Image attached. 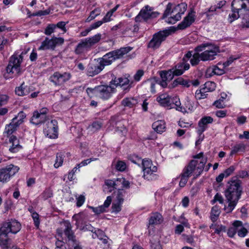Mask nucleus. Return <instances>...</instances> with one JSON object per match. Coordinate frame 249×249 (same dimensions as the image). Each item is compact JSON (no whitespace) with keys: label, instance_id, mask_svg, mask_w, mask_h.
Wrapping results in <instances>:
<instances>
[{"label":"nucleus","instance_id":"obj_53","mask_svg":"<svg viewBox=\"0 0 249 249\" xmlns=\"http://www.w3.org/2000/svg\"><path fill=\"white\" fill-rule=\"evenodd\" d=\"M106 235H105L104 232L99 229L95 230L92 234V237L93 238H98L100 240L103 238Z\"/></svg>","mask_w":249,"mask_h":249},{"label":"nucleus","instance_id":"obj_11","mask_svg":"<svg viewBox=\"0 0 249 249\" xmlns=\"http://www.w3.org/2000/svg\"><path fill=\"white\" fill-rule=\"evenodd\" d=\"M174 31L171 29H165L154 34L147 45V48L156 50L159 48L162 42L165 40Z\"/></svg>","mask_w":249,"mask_h":249},{"label":"nucleus","instance_id":"obj_64","mask_svg":"<svg viewBox=\"0 0 249 249\" xmlns=\"http://www.w3.org/2000/svg\"><path fill=\"white\" fill-rule=\"evenodd\" d=\"M55 26L53 25H49L45 30L44 33L45 35L49 36L54 32Z\"/></svg>","mask_w":249,"mask_h":249},{"label":"nucleus","instance_id":"obj_44","mask_svg":"<svg viewBox=\"0 0 249 249\" xmlns=\"http://www.w3.org/2000/svg\"><path fill=\"white\" fill-rule=\"evenodd\" d=\"M101 10L99 8H95L94 10L92 11L90 13V15L89 17L86 19V22H89L93 19H94L96 17L99 16L100 14Z\"/></svg>","mask_w":249,"mask_h":249},{"label":"nucleus","instance_id":"obj_2","mask_svg":"<svg viewBox=\"0 0 249 249\" xmlns=\"http://www.w3.org/2000/svg\"><path fill=\"white\" fill-rule=\"evenodd\" d=\"M241 181L238 179H231L229 182L227 188L225 191V196L228 205L224 210L227 213H231L236 206L243 193Z\"/></svg>","mask_w":249,"mask_h":249},{"label":"nucleus","instance_id":"obj_41","mask_svg":"<svg viewBox=\"0 0 249 249\" xmlns=\"http://www.w3.org/2000/svg\"><path fill=\"white\" fill-rule=\"evenodd\" d=\"M246 145L242 143L236 144L232 148L230 153V155L232 156L238 152H244L246 149Z\"/></svg>","mask_w":249,"mask_h":249},{"label":"nucleus","instance_id":"obj_29","mask_svg":"<svg viewBox=\"0 0 249 249\" xmlns=\"http://www.w3.org/2000/svg\"><path fill=\"white\" fill-rule=\"evenodd\" d=\"M226 1L225 0L220 1L216 5L211 6L206 11H205L203 14L205 15L206 16L210 18L211 16L213 15V13L216 11L217 9H220L224 5H225Z\"/></svg>","mask_w":249,"mask_h":249},{"label":"nucleus","instance_id":"obj_1","mask_svg":"<svg viewBox=\"0 0 249 249\" xmlns=\"http://www.w3.org/2000/svg\"><path fill=\"white\" fill-rule=\"evenodd\" d=\"M195 53L192 54V52L189 51L184 55L186 63L187 60L192 58L190 60V63L192 66H196L200 61H206L213 60L215 56L219 53L218 47L210 43H204L196 47L195 49Z\"/></svg>","mask_w":249,"mask_h":249},{"label":"nucleus","instance_id":"obj_57","mask_svg":"<svg viewBox=\"0 0 249 249\" xmlns=\"http://www.w3.org/2000/svg\"><path fill=\"white\" fill-rule=\"evenodd\" d=\"M63 162V158L61 154H57L56 155L55 163L54 166L55 168H58L62 165Z\"/></svg>","mask_w":249,"mask_h":249},{"label":"nucleus","instance_id":"obj_51","mask_svg":"<svg viewBox=\"0 0 249 249\" xmlns=\"http://www.w3.org/2000/svg\"><path fill=\"white\" fill-rule=\"evenodd\" d=\"M211 228L214 230V232L219 234L222 231H225L226 227L223 225H216L212 224L210 226Z\"/></svg>","mask_w":249,"mask_h":249},{"label":"nucleus","instance_id":"obj_19","mask_svg":"<svg viewBox=\"0 0 249 249\" xmlns=\"http://www.w3.org/2000/svg\"><path fill=\"white\" fill-rule=\"evenodd\" d=\"M132 84V82H130L129 80L126 77H115L110 82V85H114L115 86H119L123 87L125 92L129 90Z\"/></svg>","mask_w":249,"mask_h":249},{"label":"nucleus","instance_id":"obj_56","mask_svg":"<svg viewBox=\"0 0 249 249\" xmlns=\"http://www.w3.org/2000/svg\"><path fill=\"white\" fill-rule=\"evenodd\" d=\"M102 126V124L100 122H94L89 126V128L91 131H95L100 129Z\"/></svg>","mask_w":249,"mask_h":249},{"label":"nucleus","instance_id":"obj_40","mask_svg":"<svg viewBox=\"0 0 249 249\" xmlns=\"http://www.w3.org/2000/svg\"><path fill=\"white\" fill-rule=\"evenodd\" d=\"M189 83L190 82L188 80H184L182 77H179L174 80L172 85L173 87H176L180 85L188 88L190 85Z\"/></svg>","mask_w":249,"mask_h":249},{"label":"nucleus","instance_id":"obj_45","mask_svg":"<svg viewBox=\"0 0 249 249\" xmlns=\"http://www.w3.org/2000/svg\"><path fill=\"white\" fill-rule=\"evenodd\" d=\"M26 114L23 111L19 112L18 115L15 116L12 119H15V121H16V123L18 124L19 126L21 124H22L24 121V119L26 118Z\"/></svg>","mask_w":249,"mask_h":249},{"label":"nucleus","instance_id":"obj_8","mask_svg":"<svg viewBox=\"0 0 249 249\" xmlns=\"http://www.w3.org/2000/svg\"><path fill=\"white\" fill-rule=\"evenodd\" d=\"M23 53L18 55L14 54L10 58L6 67V72L9 78L17 77L21 73V64L23 60Z\"/></svg>","mask_w":249,"mask_h":249},{"label":"nucleus","instance_id":"obj_36","mask_svg":"<svg viewBox=\"0 0 249 249\" xmlns=\"http://www.w3.org/2000/svg\"><path fill=\"white\" fill-rule=\"evenodd\" d=\"M152 128L157 133H161L165 131V124L163 121H157L152 124Z\"/></svg>","mask_w":249,"mask_h":249},{"label":"nucleus","instance_id":"obj_21","mask_svg":"<svg viewBox=\"0 0 249 249\" xmlns=\"http://www.w3.org/2000/svg\"><path fill=\"white\" fill-rule=\"evenodd\" d=\"M195 20V12L191 11L183 20L178 25V28L179 30H184L190 27Z\"/></svg>","mask_w":249,"mask_h":249},{"label":"nucleus","instance_id":"obj_30","mask_svg":"<svg viewBox=\"0 0 249 249\" xmlns=\"http://www.w3.org/2000/svg\"><path fill=\"white\" fill-rule=\"evenodd\" d=\"M47 119V117L42 116L39 113L38 110L35 111L33 113V115L31 119V122L36 125H38L44 123Z\"/></svg>","mask_w":249,"mask_h":249},{"label":"nucleus","instance_id":"obj_7","mask_svg":"<svg viewBox=\"0 0 249 249\" xmlns=\"http://www.w3.org/2000/svg\"><path fill=\"white\" fill-rule=\"evenodd\" d=\"M132 49L131 47H122L106 53L99 59L100 62L104 68L106 66L111 65L117 59H121Z\"/></svg>","mask_w":249,"mask_h":249},{"label":"nucleus","instance_id":"obj_46","mask_svg":"<svg viewBox=\"0 0 249 249\" xmlns=\"http://www.w3.org/2000/svg\"><path fill=\"white\" fill-rule=\"evenodd\" d=\"M0 247L1 249H19L16 245L13 244L12 240H10L7 243L0 244Z\"/></svg>","mask_w":249,"mask_h":249},{"label":"nucleus","instance_id":"obj_43","mask_svg":"<svg viewBox=\"0 0 249 249\" xmlns=\"http://www.w3.org/2000/svg\"><path fill=\"white\" fill-rule=\"evenodd\" d=\"M105 184L107 185L110 190L109 192H111L112 191L114 190V189H116L118 186H119V182L118 181V178L115 180H113L111 179H107L105 181Z\"/></svg>","mask_w":249,"mask_h":249},{"label":"nucleus","instance_id":"obj_37","mask_svg":"<svg viewBox=\"0 0 249 249\" xmlns=\"http://www.w3.org/2000/svg\"><path fill=\"white\" fill-rule=\"evenodd\" d=\"M65 222H69V221H64L61 224L62 227L57 229V231L58 230H59V229H62L63 230L64 229V227L63 223ZM63 233L65 235L66 237H67L68 238L67 236L65 234V232H64V231H63L62 235H63ZM57 235L59 236V237L58 238L57 240L55 242V245H56L55 249H65V247H66V245H65V243H64V242L62 240H59V238H61L62 240L64 239V238L63 237V235H62V237H61L60 236H59L58 235L57 232Z\"/></svg>","mask_w":249,"mask_h":249},{"label":"nucleus","instance_id":"obj_12","mask_svg":"<svg viewBox=\"0 0 249 249\" xmlns=\"http://www.w3.org/2000/svg\"><path fill=\"white\" fill-rule=\"evenodd\" d=\"M174 31L171 29H165L154 34L147 45V48L156 50L159 48L162 42L165 40Z\"/></svg>","mask_w":249,"mask_h":249},{"label":"nucleus","instance_id":"obj_33","mask_svg":"<svg viewBox=\"0 0 249 249\" xmlns=\"http://www.w3.org/2000/svg\"><path fill=\"white\" fill-rule=\"evenodd\" d=\"M30 87L25 85L24 82L22 83L20 86L17 87L15 89V93L18 96L27 95L30 93Z\"/></svg>","mask_w":249,"mask_h":249},{"label":"nucleus","instance_id":"obj_48","mask_svg":"<svg viewBox=\"0 0 249 249\" xmlns=\"http://www.w3.org/2000/svg\"><path fill=\"white\" fill-rule=\"evenodd\" d=\"M156 81L154 79H148L145 82V86L147 88H150L151 92L154 93L156 92L155 85Z\"/></svg>","mask_w":249,"mask_h":249},{"label":"nucleus","instance_id":"obj_34","mask_svg":"<svg viewBox=\"0 0 249 249\" xmlns=\"http://www.w3.org/2000/svg\"><path fill=\"white\" fill-rule=\"evenodd\" d=\"M171 106L174 107V108H175L177 110L183 113L187 112L186 109L181 106V103L178 97H174L171 98Z\"/></svg>","mask_w":249,"mask_h":249},{"label":"nucleus","instance_id":"obj_5","mask_svg":"<svg viewBox=\"0 0 249 249\" xmlns=\"http://www.w3.org/2000/svg\"><path fill=\"white\" fill-rule=\"evenodd\" d=\"M172 6V3H169L162 16V18H167L165 21L169 24H175L179 21L187 8V4L183 2L177 5L173 8Z\"/></svg>","mask_w":249,"mask_h":249},{"label":"nucleus","instance_id":"obj_49","mask_svg":"<svg viewBox=\"0 0 249 249\" xmlns=\"http://www.w3.org/2000/svg\"><path fill=\"white\" fill-rule=\"evenodd\" d=\"M142 171L151 169L152 167H156L153 165L151 160L148 159H144L142 161Z\"/></svg>","mask_w":249,"mask_h":249},{"label":"nucleus","instance_id":"obj_25","mask_svg":"<svg viewBox=\"0 0 249 249\" xmlns=\"http://www.w3.org/2000/svg\"><path fill=\"white\" fill-rule=\"evenodd\" d=\"M9 143L11 144L9 148V151L12 153L17 152L22 148V146L19 143V140L15 136L12 135L10 137Z\"/></svg>","mask_w":249,"mask_h":249},{"label":"nucleus","instance_id":"obj_42","mask_svg":"<svg viewBox=\"0 0 249 249\" xmlns=\"http://www.w3.org/2000/svg\"><path fill=\"white\" fill-rule=\"evenodd\" d=\"M215 88L216 85L214 82L208 81L204 84L203 87L202 89H203V91L208 92L213 91L215 90Z\"/></svg>","mask_w":249,"mask_h":249},{"label":"nucleus","instance_id":"obj_26","mask_svg":"<svg viewBox=\"0 0 249 249\" xmlns=\"http://www.w3.org/2000/svg\"><path fill=\"white\" fill-rule=\"evenodd\" d=\"M157 101L163 107L168 108H173L174 107L171 106V97L166 94H162L157 98Z\"/></svg>","mask_w":249,"mask_h":249},{"label":"nucleus","instance_id":"obj_63","mask_svg":"<svg viewBox=\"0 0 249 249\" xmlns=\"http://www.w3.org/2000/svg\"><path fill=\"white\" fill-rule=\"evenodd\" d=\"M213 105L218 108H223L225 107L224 101L223 99H219V100L215 101L213 103Z\"/></svg>","mask_w":249,"mask_h":249},{"label":"nucleus","instance_id":"obj_14","mask_svg":"<svg viewBox=\"0 0 249 249\" xmlns=\"http://www.w3.org/2000/svg\"><path fill=\"white\" fill-rule=\"evenodd\" d=\"M64 229H62L57 230V233L59 236L62 237L63 231L65 232V234L67 236L68 240L69 242H71L72 246L74 247V249H83L80 246L78 245L77 241L75 236L72 231V226L70 222H65L63 223Z\"/></svg>","mask_w":249,"mask_h":249},{"label":"nucleus","instance_id":"obj_9","mask_svg":"<svg viewBox=\"0 0 249 249\" xmlns=\"http://www.w3.org/2000/svg\"><path fill=\"white\" fill-rule=\"evenodd\" d=\"M86 91L89 96H95L102 99L107 100L115 92V89L110 85H102L96 86L94 88H88Z\"/></svg>","mask_w":249,"mask_h":249},{"label":"nucleus","instance_id":"obj_24","mask_svg":"<svg viewBox=\"0 0 249 249\" xmlns=\"http://www.w3.org/2000/svg\"><path fill=\"white\" fill-rule=\"evenodd\" d=\"M213 122V119L210 116H207L202 118L198 122V129L197 133L201 135L207 127V124H211Z\"/></svg>","mask_w":249,"mask_h":249},{"label":"nucleus","instance_id":"obj_31","mask_svg":"<svg viewBox=\"0 0 249 249\" xmlns=\"http://www.w3.org/2000/svg\"><path fill=\"white\" fill-rule=\"evenodd\" d=\"M225 67L222 63H218L217 65L210 68L208 71L213 74L221 75L225 73Z\"/></svg>","mask_w":249,"mask_h":249},{"label":"nucleus","instance_id":"obj_47","mask_svg":"<svg viewBox=\"0 0 249 249\" xmlns=\"http://www.w3.org/2000/svg\"><path fill=\"white\" fill-rule=\"evenodd\" d=\"M116 131L120 132L121 134L124 136L127 132L126 128L121 122H118L116 123Z\"/></svg>","mask_w":249,"mask_h":249},{"label":"nucleus","instance_id":"obj_62","mask_svg":"<svg viewBox=\"0 0 249 249\" xmlns=\"http://www.w3.org/2000/svg\"><path fill=\"white\" fill-rule=\"evenodd\" d=\"M50 13V10L49 9H47L44 11H39L38 12H36V13H34L32 14V16L33 17L35 16H45L49 14Z\"/></svg>","mask_w":249,"mask_h":249},{"label":"nucleus","instance_id":"obj_23","mask_svg":"<svg viewBox=\"0 0 249 249\" xmlns=\"http://www.w3.org/2000/svg\"><path fill=\"white\" fill-rule=\"evenodd\" d=\"M104 69L100 62L98 64L90 63L87 69V74L89 76H94L99 73Z\"/></svg>","mask_w":249,"mask_h":249},{"label":"nucleus","instance_id":"obj_28","mask_svg":"<svg viewBox=\"0 0 249 249\" xmlns=\"http://www.w3.org/2000/svg\"><path fill=\"white\" fill-rule=\"evenodd\" d=\"M233 226L237 228V232L238 235L240 237H244L247 234L248 231L246 228L243 227L242 222L240 221H235L233 224Z\"/></svg>","mask_w":249,"mask_h":249},{"label":"nucleus","instance_id":"obj_38","mask_svg":"<svg viewBox=\"0 0 249 249\" xmlns=\"http://www.w3.org/2000/svg\"><path fill=\"white\" fill-rule=\"evenodd\" d=\"M220 213V209L218 206L215 205L212 207L211 212V219L213 222L217 220Z\"/></svg>","mask_w":249,"mask_h":249},{"label":"nucleus","instance_id":"obj_32","mask_svg":"<svg viewBox=\"0 0 249 249\" xmlns=\"http://www.w3.org/2000/svg\"><path fill=\"white\" fill-rule=\"evenodd\" d=\"M142 171L143 172V177L148 180H151L157 178V175L156 174L157 171V167H152L151 169Z\"/></svg>","mask_w":249,"mask_h":249},{"label":"nucleus","instance_id":"obj_13","mask_svg":"<svg viewBox=\"0 0 249 249\" xmlns=\"http://www.w3.org/2000/svg\"><path fill=\"white\" fill-rule=\"evenodd\" d=\"M159 15V12L154 11L153 7L147 5L141 10L139 14L135 17V20L137 22H147L148 20L156 18Z\"/></svg>","mask_w":249,"mask_h":249},{"label":"nucleus","instance_id":"obj_20","mask_svg":"<svg viewBox=\"0 0 249 249\" xmlns=\"http://www.w3.org/2000/svg\"><path fill=\"white\" fill-rule=\"evenodd\" d=\"M189 68V64L186 63L185 58H184L181 62L177 64L170 70L174 76H179L182 75L185 71L188 70Z\"/></svg>","mask_w":249,"mask_h":249},{"label":"nucleus","instance_id":"obj_61","mask_svg":"<svg viewBox=\"0 0 249 249\" xmlns=\"http://www.w3.org/2000/svg\"><path fill=\"white\" fill-rule=\"evenodd\" d=\"M126 167V164L123 161H118L116 165V169L120 171H124Z\"/></svg>","mask_w":249,"mask_h":249},{"label":"nucleus","instance_id":"obj_27","mask_svg":"<svg viewBox=\"0 0 249 249\" xmlns=\"http://www.w3.org/2000/svg\"><path fill=\"white\" fill-rule=\"evenodd\" d=\"M15 119H12L11 122L5 125L3 133L7 136H9L14 132L17 131L18 128L19 126L18 124L16 123Z\"/></svg>","mask_w":249,"mask_h":249},{"label":"nucleus","instance_id":"obj_39","mask_svg":"<svg viewBox=\"0 0 249 249\" xmlns=\"http://www.w3.org/2000/svg\"><path fill=\"white\" fill-rule=\"evenodd\" d=\"M138 103L137 100L134 98H125L122 101V104L124 107H133Z\"/></svg>","mask_w":249,"mask_h":249},{"label":"nucleus","instance_id":"obj_17","mask_svg":"<svg viewBox=\"0 0 249 249\" xmlns=\"http://www.w3.org/2000/svg\"><path fill=\"white\" fill-rule=\"evenodd\" d=\"M71 77L69 72H65L61 73L58 71L55 72L50 78V81L55 86H61L69 81Z\"/></svg>","mask_w":249,"mask_h":249},{"label":"nucleus","instance_id":"obj_16","mask_svg":"<svg viewBox=\"0 0 249 249\" xmlns=\"http://www.w3.org/2000/svg\"><path fill=\"white\" fill-rule=\"evenodd\" d=\"M19 168L13 164H10L6 167L0 169V182L8 181L10 178L15 175L19 170Z\"/></svg>","mask_w":249,"mask_h":249},{"label":"nucleus","instance_id":"obj_18","mask_svg":"<svg viewBox=\"0 0 249 249\" xmlns=\"http://www.w3.org/2000/svg\"><path fill=\"white\" fill-rule=\"evenodd\" d=\"M57 122L55 120H53L47 122L43 132L46 137L55 139L57 137Z\"/></svg>","mask_w":249,"mask_h":249},{"label":"nucleus","instance_id":"obj_54","mask_svg":"<svg viewBox=\"0 0 249 249\" xmlns=\"http://www.w3.org/2000/svg\"><path fill=\"white\" fill-rule=\"evenodd\" d=\"M207 92L203 91V89H201L200 90H197L195 93V97L197 100H200L206 98L207 94H206Z\"/></svg>","mask_w":249,"mask_h":249},{"label":"nucleus","instance_id":"obj_50","mask_svg":"<svg viewBox=\"0 0 249 249\" xmlns=\"http://www.w3.org/2000/svg\"><path fill=\"white\" fill-rule=\"evenodd\" d=\"M111 197L110 196H108L107 197V199L105 200L104 204L103 205L99 206L98 207L101 211H102V213H104L106 211V209L109 207L111 204Z\"/></svg>","mask_w":249,"mask_h":249},{"label":"nucleus","instance_id":"obj_52","mask_svg":"<svg viewBox=\"0 0 249 249\" xmlns=\"http://www.w3.org/2000/svg\"><path fill=\"white\" fill-rule=\"evenodd\" d=\"M181 179L180 182L179 183V185L181 187H183L186 185V183L188 181V178L190 177L188 175H187L183 172H182L181 175Z\"/></svg>","mask_w":249,"mask_h":249},{"label":"nucleus","instance_id":"obj_3","mask_svg":"<svg viewBox=\"0 0 249 249\" xmlns=\"http://www.w3.org/2000/svg\"><path fill=\"white\" fill-rule=\"evenodd\" d=\"M231 8L232 13L229 15L230 22L237 19L239 17V13L244 11L241 24L243 27L249 28V0H233Z\"/></svg>","mask_w":249,"mask_h":249},{"label":"nucleus","instance_id":"obj_60","mask_svg":"<svg viewBox=\"0 0 249 249\" xmlns=\"http://www.w3.org/2000/svg\"><path fill=\"white\" fill-rule=\"evenodd\" d=\"M125 193V192L123 189H118L117 193V202H119L120 203H122L124 201V195Z\"/></svg>","mask_w":249,"mask_h":249},{"label":"nucleus","instance_id":"obj_22","mask_svg":"<svg viewBox=\"0 0 249 249\" xmlns=\"http://www.w3.org/2000/svg\"><path fill=\"white\" fill-rule=\"evenodd\" d=\"M160 75L161 79V81L159 84L163 88L166 87L167 86V82L171 81L174 77L170 69L168 71H160Z\"/></svg>","mask_w":249,"mask_h":249},{"label":"nucleus","instance_id":"obj_15","mask_svg":"<svg viewBox=\"0 0 249 249\" xmlns=\"http://www.w3.org/2000/svg\"><path fill=\"white\" fill-rule=\"evenodd\" d=\"M64 42V39L62 37L53 36L51 39L46 37L38 48L39 50H54L56 46L62 45Z\"/></svg>","mask_w":249,"mask_h":249},{"label":"nucleus","instance_id":"obj_35","mask_svg":"<svg viewBox=\"0 0 249 249\" xmlns=\"http://www.w3.org/2000/svg\"><path fill=\"white\" fill-rule=\"evenodd\" d=\"M163 221L162 215L159 213L152 214L149 220V224L151 225L160 224Z\"/></svg>","mask_w":249,"mask_h":249},{"label":"nucleus","instance_id":"obj_6","mask_svg":"<svg viewBox=\"0 0 249 249\" xmlns=\"http://www.w3.org/2000/svg\"><path fill=\"white\" fill-rule=\"evenodd\" d=\"M21 229V224L15 219L8 220L0 224V244L12 240L9 233L16 234Z\"/></svg>","mask_w":249,"mask_h":249},{"label":"nucleus","instance_id":"obj_55","mask_svg":"<svg viewBox=\"0 0 249 249\" xmlns=\"http://www.w3.org/2000/svg\"><path fill=\"white\" fill-rule=\"evenodd\" d=\"M53 192L50 188H47L42 193L41 196L44 200H46L49 198L52 197Z\"/></svg>","mask_w":249,"mask_h":249},{"label":"nucleus","instance_id":"obj_10","mask_svg":"<svg viewBox=\"0 0 249 249\" xmlns=\"http://www.w3.org/2000/svg\"><path fill=\"white\" fill-rule=\"evenodd\" d=\"M101 39V35L97 34L90 37L81 40L76 46L74 53L76 54H81L85 51L89 50L91 47L99 42Z\"/></svg>","mask_w":249,"mask_h":249},{"label":"nucleus","instance_id":"obj_4","mask_svg":"<svg viewBox=\"0 0 249 249\" xmlns=\"http://www.w3.org/2000/svg\"><path fill=\"white\" fill-rule=\"evenodd\" d=\"M189 163L184 168L182 172L191 177L194 173L195 178L198 177L202 173L205 165L207 161V158L204 157L203 152L193 156Z\"/></svg>","mask_w":249,"mask_h":249},{"label":"nucleus","instance_id":"obj_59","mask_svg":"<svg viewBox=\"0 0 249 249\" xmlns=\"http://www.w3.org/2000/svg\"><path fill=\"white\" fill-rule=\"evenodd\" d=\"M32 217L34 220L35 226L38 228L40 224L39 214L36 212H33L32 213Z\"/></svg>","mask_w":249,"mask_h":249},{"label":"nucleus","instance_id":"obj_58","mask_svg":"<svg viewBox=\"0 0 249 249\" xmlns=\"http://www.w3.org/2000/svg\"><path fill=\"white\" fill-rule=\"evenodd\" d=\"M218 201L219 203L222 204L224 203V199L223 196L217 193L214 196L213 199L211 201L212 204H214L216 202Z\"/></svg>","mask_w":249,"mask_h":249}]
</instances>
